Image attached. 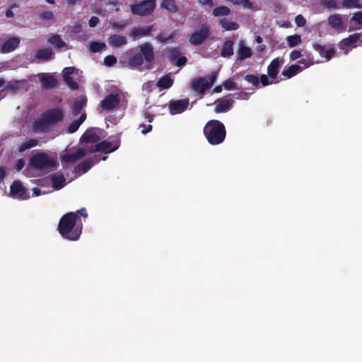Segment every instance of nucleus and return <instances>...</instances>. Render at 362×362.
I'll return each instance as SVG.
<instances>
[{
	"label": "nucleus",
	"instance_id": "f257e3e1",
	"mask_svg": "<svg viewBox=\"0 0 362 362\" xmlns=\"http://www.w3.org/2000/svg\"><path fill=\"white\" fill-rule=\"evenodd\" d=\"M81 216L88 217L85 208H81L76 212L66 213L61 217L57 230L64 238L72 241L79 238L82 230Z\"/></svg>",
	"mask_w": 362,
	"mask_h": 362
},
{
	"label": "nucleus",
	"instance_id": "f03ea898",
	"mask_svg": "<svg viewBox=\"0 0 362 362\" xmlns=\"http://www.w3.org/2000/svg\"><path fill=\"white\" fill-rule=\"evenodd\" d=\"M127 54V64L130 67L134 69H138L144 62L147 67L150 68L155 59L153 47L149 42H145L139 45L136 50H129Z\"/></svg>",
	"mask_w": 362,
	"mask_h": 362
},
{
	"label": "nucleus",
	"instance_id": "7ed1b4c3",
	"mask_svg": "<svg viewBox=\"0 0 362 362\" xmlns=\"http://www.w3.org/2000/svg\"><path fill=\"white\" fill-rule=\"evenodd\" d=\"M64 119L63 111L59 108L49 109L42 113L40 117L33 124L35 132H46L49 127L56 124Z\"/></svg>",
	"mask_w": 362,
	"mask_h": 362
},
{
	"label": "nucleus",
	"instance_id": "20e7f679",
	"mask_svg": "<svg viewBox=\"0 0 362 362\" xmlns=\"http://www.w3.org/2000/svg\"><path fill=\"white\" fill-rule=\"evenodd\" d=\"M204 134L211 145L223 143L226 136L224 124L217 119H211L206 122L203 129Z\"/></svg>",
	"mask_w": 362,
	"mask_h": 362
},
{
	"label": "nucleus",
	"instance_id": "39448f33",
	"mask_svg": "<svg viewBox=\"0 0 362 362\" xmlns=\"http://www.w3.org/2000/svg\"><path fill=\"white\" fill-rule=\"evenodd\" d=\"M216 79L217 73L212 72L209 76L194 78L191 83V88L202 98L205 91L215 83Z\"/></svg>",
	"mask_w": 362,
	"mask_h": 362
},
{
	"label": "nucleus",
	"instance_id": "423d86ee",
	"mask_svg": "<svg viewBox=\"0 0 362 362\" xmlns=\"http://www.w3.org/2000/svg\"><path fill=\"white\" fill-rule=\"evenodd\" d=\"M30 165L36 169L49 170L54 168L56 160L48 156L47 153L41 152L33 155L30 159Z\"/></svg>",
	"mask_w": 362,
	"mask_h": 362
},
{
	"label": "nucleus",
	"instance_id": "0eeeda50",
	"mask_svg": "<svg viewBox=\"0 0 362 362\" xmlns=\"http://www.w3.org/2000/svg\"><path fill=\"white\" fill-rule=\"evenodd\" d=\"M156 7V0H144L131 5V12L134 15L146 16L151 15Z\"/></svg>",
	"mask_w": 362,
	"mask_h": 362
},
{
	"label": "nucleus",
	"instance_id": "6e6552de",
	"mask_svg": "<svg viewBox=\"0 0 362 362\" xmlns=\"http://www.w3.org/2000/svg\"><path fill=\"white\" fill-rule=\"evenodd\" d=\"M211 30V26L209 24L204 23L202 25L199 30L191 34L189 42L194 46L202 45L209 37Z\"/></svg>",
	"mask_w": 362,
	"mask_h": 362
},
{
	"label": "nucleus",
	"instance_id": "1a4fd4ad",
	"mask_svg": "<svg viewBox=\"0 0 362 362\" xmlns=\"http://www.w3.org/2000/svg\"><path fill=\"white\" fill-rule=\"evenodd\" d=\"M120 145V139L116 138L112 141H103L95 144V148L90 150V153L100 152V153H112L118 149Z\"/></svg>",
	"mask_w": 362,
	"mask_h": 362
},
{
	"label": "nucleus",
	"instance_id": "9d476101",
	"mask_svg": "<svg viewBox=\"0 0 362 362\" xmlns=\"http://www.w3.org/2000/svg\"><path fill=\"white\" fill-rule=\"evenodd\" d=\"M10 196L13 198L25 200L29 197L26 188L22 182L18 180H14L10 186Z\"/></svg>",
	"mask_w": 362,
	"mask_h": 362
},
{
	"label": "nucleus",
	"instance_id": "9b49d317",
	"mask_svg": "<svg viewBox=\"0 0 362 362\" xmlns=\"http://www.w3.org/2000/svg\"><path fill=\"white\" fill-rule=\"evenodd\" d=\"M121 98L119 93H110L100 101V107L103 110L110 111L115 109L120 103Z\"/></svg>",
	"mask_w": 362,
	"mask_h": 362
},
{
	"label": "nucleus",
	"instance_id": "f8f14e48",
	"mask_svg": "<svg viewBox=\"0 0 362 362\" xmlns=\"http://www.w3.org/2000/svg\"><path fill=\"white\" fill-rule=\"evenodd\" d=\"M189 105V99H182L170 103L169 109L173 115L183 112Z\"/></svg>",
	"mask_w": 362,
	"mask_h": 362
},
{
	"label": "nucleus",
	"instance_id": "ddd939ff",
	"mask_svg": "<svg viewBox=\"0 0 362 362\" xmlns=\"http://www.w3.org/2000/svg\"><path fill=\"white\" fill-rule=\"evenodd\" d=\"M87 153L85 148H79L73 153H67L63 156L62 160L66 164L74 163L83 158Z\"/></svg>",
	"mask_w": 362,
	"mask_h": 362
},
{
	"label": "nucleus",
	"instance_id": "4468645a",
	"mask_svg": "<svg viewBox=\"0 0 362 362\" xmlns=\"http://www.w3.org/2000/svg\"><path fill=\"white\" fill-rule=\"evenodd\" d=\"M284 63V59L279 57L274 58L272 60L267 66V74L272 80L276 79L279 72V69Z\"/></svg>",
	"mask_w": 362,
	"mask_h": 362
},
{
	"label": "nucleus",
	"instance_id": "2eb2a0df",
	"mask_svg": "<svg viewBox=\"0 0 362 362\" xmlns=\"http://www.w3.org/2000/svg\"><path fill=\"white\" fill-rule=\"evenodd\" d=\"M87 101V98L85 95H81L75 98L71 111V114L74 117H76L79 114L81 115L83 113L82 111L86 107Z\"/></svg>",
	"mask_w": 362,
	"mask_h": 362
},
{
	"label": "nucleus",
	"instance_id": "dca6fc26",
	"mask_svg": "<svg viewBox=\"0 0 362 362\" xmlns=\"http://www.w3.org/2000/svg\"><path fill=\"white\" fill-rule=\"evenodd\" d=\"M313 47L322 57H325L327 61L330 60L336 53L334 48H327L325 45L317 43L313 44Z\"/></svg>",
	"mask_w": 362,
	"mask_h": 362
},
{
	"label": "nucleus",
	"instance_id": "f3484780",
	"mask_svg": "<svg viewBox=\"0 0 362 362\" xmlns=\"http://www.w3.org/2000/svg\"><path fill=\"white\" fill-rule=\"evenodd\" d=\"M215 104H216V106L214 109L215 112L216 113H221V112H226L228 111L230 107H232V105L233 103V100L230 98L228 99H218L216 101L214 102Z\"/></svg>",
	"mask_w": 362,
	"mask_h": 362
},
{
	"label": "nucleus",
	"instance_id": "a211bd4d",
	"mask_svg": "<svg viewBox=\"0 0 362 362\" xmlns=\"http://www.w3.org/2000/svg\"><path fill=\"white\" fill-rule=\"evenodd\" d=\"M20 44V39L18 37H10L3 43L1 47V53H9L16 49Z\"/></svg>",
	"mask_w": 362,
	"mask_h": 362
},
{
	"label": "nucleus",
	"instance_id": "6ab92c4d",
	"mask_svg": "<svg viewBox=\"0 0 362 362\" xmlns=\"http://www.w3.org/2000/svg\"><path fill=\"white\" fill-rule=\"evenodd\" d=\"M237 59L243 61L250 58L252 55V52L250 47L245 45L243 42H240L238 44V49L237 51Z\"/></svg>",
	"mask_w": 362,
	"mask_h": 362
},
{
	"label": "nucleus",
	"instance_id": "aec40b11",
	"mask_svg": "<svg viewBox=\"0 0 362 362\" xmlns=\"http://www.w3.org/2000/svg\"><path fill=\"white\" fill-rule=\"evenodd\" d=\"M40 80L42 87L46 89L53 88L57 85V79L54 76L49 74H42Z\"/></svg>",
	"mask_w": 362,
	"mask_h": 362
},
{
	"label": "nucleus",
	"instance_id": "412c9836",
	"mask_svg": "<svg viewBox=\"0 0 362 362\" xmlns=\"http://www.w3.org/2000/svg\"><path fill=\"white\" fill-rule=\"evenodd\" d=\"M99 140V135L93 129H87L81 137V141L86 144L96 143Z\"/></svg>",
	"mask_w": 362,
	"mask_h": 362
},
{
	"label": "nucleus",
	"instance_id": "4be33fe9",
	"mask_svg": "<svg viewBox=\"0 0 362 362\" xmlns=\"http://www.w3.org/2000/svg\"><path fill=\"white\" fill-rule=\"evenodd\" d=\"M329 25L338 31L344 30V25L342 22V17L340 14H333L328 18Z\"/></svg>",
	"mask_w": 362,
	"mask_h": 362
},
{
	"label": "nucleus",
	"instance_id": "5701e85b",
	"mask_svg": "<svg viewBox=\"0 0 362 362\" xmlns=\"http://www.w3.org/2000/svg\"><path fill=\"white\" fill-rule=\"evenodd\" d=\"M233 45L234 42L232 40H226L221 49V56L224 58H229L233 55Z\"/></svg>",
	"mask_w": 362,
	"mask_h": 362
},
{
	"label": "nucleus",
	"instance_id": "b1692460",
	"mask_svg": "<svg viewBox=\"0 0 362 362\" xmlns=\"http://www.w3.org/2000/svg\"><path fill=\"white\" fill-rule=\"evenodd\" d=\"M303 71V67L299 64H292L285 68L281 74L287 78H291Z\"/></svg>",
	"mask_w": 362,
	"mask_h": 362
},
{
	"label": "nucleus",
	"instance_id": "393cba45",
	"mask_svg": "<svg viewBox=\"0 0 362 362\" xmlns=\"http://www.w3.org/2000/svg\"><path fill=\"white\" fill-rule=\"evenodd\" d=\"M153 30V25L134 28L132 30L130 36L133 37H141L148 36Z\"/></svg>",
	"mask_w": 362,
	"mask_h": 362
},
{
	"label": "nucleus",
	"instance_id": "a878e982",
	"mask_svg": "<svg viewBox=\"0 0 362 362\" xmlns=\"http://www.w3.org/2000/svg\"><path fill=\"white\" fill-rule=\"evenodd\" d=\"M109 44L115 47H122L127 43V40L124 36L119 35H112L108 38Z\"/></svg>",
	"mask_w": 362,
	"mask_h": 362
},
{
	"label": "nucleus",
	"instance_id": "bb28decb",
	"mask_svg": "<svg viewBox=\"0 0 362 362\" xmlns=\"http://www.w3.org/2000/svg\"><path fill=\"white\" fill-rule=\"evenodd\" d=\"M87 115L85 112L81 115L79 118L73 122H71L67 128L66 132L69 134H73L76 132L82 123L86 119Z\"/></svg>",
	"mask_w": 362,
	"mask_h": 362
},
{
	"label": "nucleus",
	"instance_id": "cd10ccee",
	"mask_svg": "<svg viewBox=\"0 0 362 362\" xmlns=\"http://www.w3.org/2000/svg\"><path fill=\"white\" fill-rule=\"evenodd\" d=\"M160 7L173 13H177L179 11L175 0H163L160 3Z\"/></svg>",
	"mask_w": 362,
	"mask_h": 362
},
{
	"label": "nucleus",
	"instance_id": "c85d7f7f",
	"mask_svg": "<svg viewBox=\"0 0 362 362\" xmlns=\"http://www.w3.org/2000/svg\"><path fill=\"white\" fill-rule=\"evenodd\" d=\"M51 182L52 187L57 190L63 188L66 185V179L62 175L52 176Z\"/></svg>",
	"mask_w": 362,
	"mask_h": 362
},
{
	"label": "nucleus",
	"instance_id": "c756f323",
	"mask_svg": "<svg viewBox=\"0 0 362 362\" xmlns=\"http://www.w3.org/2000/svg\"><path fill=\"white\" fill-rule=\"evenodd\" d=\"M174 83L173 79L169 76L165 75L160 78L157 82V86L161 90L170 88Z\"/></svg>",
	"mask_w": 362,
	"mask_h": 362
},
{
	"label": "nucleus",
	"instance_id": "7c9ffc66",
	"mask_svg": "<svg viewBox=\"0 0 362 362\" xmlns=\"http://www.w3.org/2000/svg\"><path fill=\"white\" fill-rule=\"evenodd\" d=\"M362 7L360 4V0H342L339 4V8H361Z\"/></svg>",
	"mask_w": 362,
	"mask_h": 362
},
{
	"label": "nucleus",
	"instance_id": "2f4dec72",
	"mask_svg": "<svg viewBox=\"0 0 362 362\" xmlns=\"http://www.w3.org/2000/svg\"><path fill=\"white\" fill-rule=\"evenodd\" d=\"M52 55V50L49 48H42L37 51L35 57L38 59L49 60Z\"/></svg>",
	"mask_w": 362,
	"mask_h": 362
},
{
	"label": "nucleus",
	"instance_id": "473e14b6",
	"mask_svg": "<svg viewBox=\"0 0 362 362\" xmlns=\"http://www.w3.org/2000/svg\"><path fill=\"white\" fill-rule=\"evenodd\" d=\"M219 23L226 30H236L239 28V25L237 23L230 21L226 18L221 19Z\"/></svg>",
	"mask_w": 362,
	"mask_h": 362
},
{
	"label": "nucleus",
	"instance_id": "72a5a7b5",
	"mask_svg": "<svg viewBox=\"0 0 362 362\" xmlns=\"http://www.w3.org/2000/svg\"><path fill=\"white\" fill-rule=\"evenodd\" d=\"M359 34L354 33L349 35L348 37L343 39L340 42V46L341 47H349L354 43H356L358 40Z\"/></svg>",
	"mask_w": 362,
	"mask_h": 362
},
{
	"label": "nucleus",
	"instance_id": "f704fd0d",
	"mask_svg": "<svg viewBox=\"0 0 362 362\" xmlns=\"http://www.w3.org/2000/svg\"><path fill=\"white\" fill-rule=\"evenodd\" d=\"M230 13V9L226 6H219L213 10V15L214 16H226Z\"/></svg>",
	"mask_w": 362,
	"mask_h": 362
},
{
	"label": "nucleus",
	"instance_id": "c9c22d12",
	"mask_svg": "<svg viewBox=\"0 0 362 362\" xmlns=\"http://www.w3.org/2000/svg\"><path fill=\"white\" fill-rule=\"evenodd\" d=\"M38 144V141L35 139H30L28 141L20 145L18 151L24 152L25 151L36 146Z\"/></svg>",
	"mask_w": 362,
	"mask_h": 362
},
{
	"label": "nucleus",
	"instance_id": "e433bc0d",
	"mask_svg": "<svg viewBox=\"0 0 362 362\" xmlns=\"http://www.w3.org/2000/svg\"><path fill=\"white\" fill-rule=\"evenodd\" d=\"M48 40L50 43L54 45L58 48H63L66 45V44L62 40V37L57 34L51 36Z\"/></svg>",
	"mask_w": 362,
	"mask_h": 362
},
{
	"label": "nucleus",
	"instance_id": "4c0bfd02",
	"mask_svg": "<svg viewBox=\"0 0 362 362\" xmlns=\"http://www.w3.org/2000/svg\"><path fill=\"white\" fill-rule=\"evenodd\" d=\"M286 41L290 47H294L301 43V37L298 35H289L286 37Z\"/></svg>",
	"mask_w": 362,
	"mask_h": 362
},
{
	"label": "nucleus",
	"instance_id": "58836bf2",
	"mask_svg": "<svg viewBox=\"0 0 362 362\" xmlns=\"http://www.w3.org/2000/svg\"><path fill=\"white\" fill-rule=\"evenodd\" d=\"M180 54V49L179 47H173L167 50V57L171 60L177 59Z\"/></svg>",
	"mask_w": 362,
	"mask_h": 362
},
{
	"label": "nucleus",
	"instance_id": "ea45409f",
	"mask_svg": "<svg viewBox=\"0 0 362 362\" xmlns=\"http://www.w3.org/2000/svg\"><path fill=\"white\" fill-rule=\"evenodd\" d=\"M92 166L93 162L91 160H85L77 165L76 169L81 170L83 173H86Z\"/></svg>",
	"mask_w": 362,
	"mask_h": 362
},
{
	"label": "nucleus",
	"instance_id": "a19ab883",
	"mask_svg": "<svg viewBox=\"0 0 362 362\" xmlns=\"http://www.w3.org/2000/svg\"><path fill=\"white\" fill-rule=\"evenodd\" d=\"M104 47L105 44L103 42H92L90 45V51L94 53L100 52Z\"/></svg>",
	"mask_w": 362,
	"mask_h": 362
},
{
	"label": "nucleus",
	"instance_id": "79ce46f5",
	"mask_svg": "<svg viewBox=\"0 0 362 362\" xmlns=\"http://www.w3.org/2000/svg\"><path fill=\"white\" fill-rule=\"evenodd\" d=\"M244 79L250 83H252L254 86L257 87L259 83V80L257 76L254 74H247Z\"/></svg>",
	"mask_w": 362,
	"mask_h": 362
},
{
	"label": "nucleus",
	"instance_id": "37998d69",
	"mask_svg": "<svg viewBox=\"0 0 362 362\" xmlns=\"http://www.w3.org/2000/svg\"><path fill=\"white\" fill-rule=\"evenodd\" d=\"M228 2H230L234 5H243L245 8H251L252 4L250 0H226Z\"/></svg>",
	"mask_w": 362,
	"mask_h": 362
},
{
	"label": "nucleus",
	"instance_id": "c03bdc74",
	"mask_svg": "<svg viewBox=\"0 0 362 362\" xmlns=\"http://www.w3.org/2000/svg\"><path fill=\"white\" fill-rule=\"evenodd\" d=\"M66 83L71 90H77L78 88V83L74 80L72 76L64 78Z\"/></svg>",
	"mask_w": 362,
	"mask_h": 362
},
{
	"label": "nucleus",
	"instance_id": "a18cd8bd",
	"mask_svg": "<svg viewBox=\"0 0 362 362\" xmlns=\"http://www.w3.org/2000/svg\"><path fill=\"white\" fill-rule=\"evenodd\" d=\"M223 86L224 88L227 90H230L236 88L235 83L234 82L233 78H228L226 80L223 82Z\"/></svg>",
	"mask_w": 362,
	"mask_h": 362
},
{
	"label": "nucleus",
	"instance_id": "49530a36",
	"mask_svg": "<svg viewBox=\"0 0 362 362\" xmlns=\"http://www.w3.org/2000/svg\"><path fill=\"white\" fill-rule=\"evenodd\" d=\"M117 63V58L114 55L106 56L104 59V64L107 66H112Z\"/></svg>",
	"mask_w": 362,
	"mask_h": 362
},
{
	"label": "nucleus",
	"instance_id": "de8ad7c7",
	"mask_svg": "<svg viewBox=\"0 0 362 362\" xmlns=\"http://www.w3.org/2000/svg\"><path fill=\"white\" fill-rule=\"evenodd\" d=\"M298 64L303 67V70L313 64V62L310 58H303L298 61Z\"/></svg>",
	"mask_w": 362,
	"mask_h": 362
},
{
	"label": "nucleus",
	"instance_id": "09e8293b",
	"mask_svg": "<svg viewBox=\"0 0 362 362\" xmlns=\"http://www.w3.org/2000/svg\"><path fill=\"white\" fill-rule=\"evenodd\" d=\"M19 88V81H10L6 86V89L10 90L12 91H16Z\"/></svg>",
	"mask_w": 362,
	"mask_h": 362
},
{
	"label": "nucleus",
	"instance_id": "8fccbe9b",
	"mask_svg": "<svg viewBox=\"0 0 362 362\" xmlns=\"http://www.w3.org/2000/svg\"><path fill=\"white\" fill-rule=\"evenodd\" d=\"M322 5L327 8H339L335 0H325L322 2Z\"/></svg>",
	"mask_w": 362,
	"mask_h": 362
},
{
	"label": "nucleus",
	"instance_id": "3c124183",
	"mask_svg": "<svg viewBox=\"0 0 362 362\" xmlns=\"http://www.w3.org/2000/svg\"><path fill=\"white\" fill-rule=\"evenodd\" d=\"M259 82L262 83V85L263 86H267L269 84H272L273 83V81H269V78L267 75L265 74H262L260 76V78H259Z\"/></svg>",
	"mask_w": 362,
	"mask_h": 362
},
{
	"label": "nucleus",
	"instance_id": "603ef678",
	"mask_svg": "<svg viewBox=\"0 0 362 362\" xmlns=\"http://www.w3.org/2000/svg\"><path fill=\"white\" fill-rule=\"evenodd\" d=\"M301 56L302 53L300 50L294 49L290 53L289 58L291 61H295L300 58Z\"/></svg>",
	"mask_w": 362,
	"mask_h": 362
},
{
	"label": "nucleus",
	"instance_id": "864d4df0",
	"mask_svg": "<svg viewBox=\"0 0 362 362\" xmlns=\"http://www.w3.org/2000/svg\"><path fill=\"white\" fill-rule=\"evenodd\" d=\"M173 37H174V35L173 34H170V35L166 36L164 34L160 33L157 36V40L158 41L161 42H167L168 40H170L173 39Z\"/></svg>",
	"mask_w": 362,
	"mask_h": 362
},
{
	"label": "nucleus",
	"instance_id": "5fc2aeb1",
	"mask_svg": "<svg viewBox=\"0 0 362 362\" xmlns=\"http://www.w3.org/2000/svg\"><path fill=\"white\" fill-rule=\"evenodd\" d=\"M351 21L356 22L358 25L362 24V11H358L354 13V16L351 18Z\"/></svg>",
	"mask_w": 362,
	"mask_h": 362
},
{
	"label": "nucleus",
	"instance_id": "6e6d98bb",
	"mask_svg": "<svg viewBox=\"0 0 362 362\" xmlns=\"http://www.w3.org/2000/svg\"><path fill=\"white\" fill-rule=\"evenodd\" d=\"M40 18L43 20H52L54 14L52 11H44L40 14Z\"/></svg>",
	"mask_w": 362,
	"mask_h": 362
},
{
	"label": "nucleus",
	"instance_id": "4d7b16f0",
	"mask_svg": "<svg viewBox=\"0 0 362 362\" xmlns=\"http://www.w3.org/2000/svg\"><path fill=\"white\" fill-rule=\"evenodd\" d=\"M295 23L298 26L303 27L305 25L306 21L303 16L298 15L295 18Z\"/></svg>",
	"mask_w": 362,
	"mask_h": 362
},
{
	"label": "nucleus",
	"instance_id": "13d9d810",
	"mask_svg": "<svg viewBox=\"0 0 362 362\" xmlns=\"http://www.w3.org/2000/svg\"><path fill=\"white\" fill-rule=\"evenodd\" d=\"M74 70H75V67H74V66H69V67L64 68L63 70V77L65 78V77L71 76V75L74 74Z\"/></svg>",
	"mask_w": 362,
	"mask_h": 362
},
{
	"label": "nucleus",
	"instance_id": "bf43d9fd",
	"mask_svg": "<svg viewBox=\"0 0 362 362\" xmlns=\"http://www.w3.org/2000/svg\"><path fill=\"white\" fill-rule=\"evenodd\" d=\"M187 62V59L185 56L179 57L177 59L175 65L177 66H182L186 64Z\"/></svg>",
	"mask_w": 362,
	"mask_h": 362
},
{
	"label": "nucleus",
	"instance_id": "052dcab7",
	"mask_svg": "<svg viewBox=\"0 0 362 362\" xmlns=\"http://www.w3.org/2000/svg\"><path fill=\"white\" fill-rule=\"evenodd\" d=\"M98 18L96 16H92L88 21V25L90 28H94L98 25Z\"/></svg>",
	"mask_w": 362,
	"mask_h": 362
},
{
	"label": "nucleus",
	"instance_id": "680f3d73",
	"mask_svg": "<svg viewBox=\"0 0 362 362\" xmlns=\"http://www.w3.org/2000/svg\"><path fill=\"white\" fill-rule=\"evenodd\" d=\"M139 127H143L144 129L141 130V133L143 134H146L147 133L150 132L152 130V125L148 124L146 126L144 124H141L139 125Z\"/></svg>",
	"mask_w": 362,
	"mask_h": 362
},
{
	"label": "nucleus",
	"instance_id": "e2e57ef3",
	"mask_svg": "<svg viewBox=\"0 0 362 362\" xmlns=\"http://www.w3.org/2000/svg\"><path fill=\"white\" fill-rule=\"evenodd\" d=\"M198 2L202 6L207 5L211 8L214 5L213 0H198Z\"/></svg>",
	"mask_w": 362,
	"mask_h": 362
},
{
	"label": "nucleus",
	"instance_id": "0e129e2a",
	"mask_svg": "<svg viewBox=\"0 0 362 362\" xmlns=\"http://www.w3.org/2000/svg\"><path fill=\"white\" fill-rule=\"evenodd\" d=\"M16 4H13L10 6V8L8 9H7V11H6V13H5V16L6 18H12L13 17V12L12 11V8L16 7Z\"/></svg>",
	"mask_w": 362,
	"mask_h": 362
},
{
	"label": "nucleus",
	"instance_id": "69168bd1",
	"mask_svg": "<svg viewBox=\"0 0 362 362\" xmlns=\"http://www.w3.org/2000/svg\"><path fill=\"white\" fill-rule=\"evenodd\" d=\"M238 99L247 100L248 98V93L245 92H240L238 93V96L237 97Z\"/></svg>",
	"mask_w": 362,
	"mask_h": 362
},
{
	"label": "nucleus",
	"instance_id": "338daca9",
	"mask_svg": "<svg viewBox=\"0 0 362 362\" xmlns=\"http://www.w3.org/2000/svg\"><path fill=\"white\" fill-rule=\"evenodd\" d=\"M33 194L34 196L37 197L42 194L43 193L39 188L35 187L33 189Z\"/></svg>",
	"mask_w": 362,
	"mask_h": 362
},
{
	"label": "nucleus",
	"instance_id": "774afa93",
	"mask_svg": "<svg viewBox=\"0 0 362 362\" xmlns=\"http://www.w3.org/2000/svg\"><path fill=\"white\" fill-rule=\"evenodd\" d=\"M145 118L147 119L148 122H151L153 120V115L149 112H146Z\"/></svg>",
	"mask_w": 362,
	"mask_h": 362
}]
</instances>
